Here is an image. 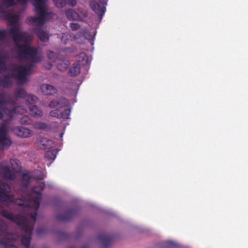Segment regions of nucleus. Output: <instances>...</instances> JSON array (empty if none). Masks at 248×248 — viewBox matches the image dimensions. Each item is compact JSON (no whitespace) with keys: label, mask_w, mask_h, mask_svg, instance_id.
I'll list each match as a JSON object with an SVG mask.
<instances>
[{"label":"nucleus","mask_w":248,"mask_h":248,"mask_svg":"<svg viewBox=\"0 0 248 248\" xmlns=\"http://www.w3.org/2000/svg\"><path fill=\"white\" fill-rule=\"evenodd\" d=\"M11 191L10 186L2 181H0V192L9 193Z\"/></svg>","instance_id":"26"},{"label":"nucleus","mask_w":248,"mask_h":248,"mask_svg":"<svg viewBox=\"0 0 248 248\" xmlns=\"http://www.w3.org/2000/svg\"><path fill=\"white\" fill-rule=\"evenodd\" d=\"M49 69H50L52 66V64L49 63Z\"/></svg>","instance_id":"50"},{"label":"nucleus","mask_w":248,"mask_h":248,"mask_svg":"<svg viewBox=\"0 0 248 248\" xmlns=\"http://www.w3.org/2000/svg\"><path fill=\"white\" fill-rule=\"evenodd\" d=\"M36 34L39 39L44 42H46L49 40V36L47 33L41 29L37 30Z\"/></svg>","instance_id":"20"},{"label":"nucleus","mask_w":248,"mask_h":248,"mask_svg":"<svg viewBox=\"0 0 248 248\" xmlns=\"http://www.w3.org/2000/svg\"><path fill=\"white\" fill-rule=\"evenodd\" d=\"M33 3L35 8V12L37 15V17H29L28 22L31 24L35 23L39 25H43L48 20L49 16L52 15V12L47 11V9L44 6L45 3L47 0H33Z\"/></svg>","instance_id":"4"},{"label":"nucleus","mask_w":248,"mask_h":248,"mask_svg":"<svg viewBox=\"0 0 248 248\" xmlns=\"http://www.w3.org/2000/svg\"><path fill=\"white\" fill-rule=\"evenodd\" d=\"M106 3L104 2H97L94 0L91 1L90 2V7L92 10L96 14L99 16L100 20H101L106 11L105 5Z\"/></svg>","instance_id":"8"},{"label":"nucleus","mask_w":248,"mask_h":248,"mask_svg":"<svg viewBox=\"0 0 248 248\" xmlns=\"http://www.w3.org/2000/svg\"><path fill=\"white\" fill-rule=\"evenodd\" d=\"M16 95L18 98H25L27 96V93L24 89L19 88L16 90Z\"/></svg>","instance_id":"31"},{"label":"nucleus","mask_w":248,"mask_h":248,"mask_svg":"<svg viewBox=\"0 0 248 248\" xmlns=\"http://www.w3.org/2000/svg\"><path fill=\"white\" fill-rule=\"evenodd\" d=\"M81 248H89L88 246L85 245L82 246Z\"/></svg>","instance_id":"49"},{"label":"nucleus","mask_w":248,"mask_h":248,"mask_svg":"<svg viewBox=\"0 0 248 248\" xmlns=\"http://www.w3.org/2000/svg\"><path fill=\"white\" fill-rule=\"evenodd\" d=\"M45 186V183H41L38 186L32 187L31 194L27 195V197L17 199L14 202L16 204L25 207L28 211H33V213L30 214L29 216L33 220V222H35L36 220L37 211L40 206V202Z\"/></svg>","instance_id":"2"},{"label":"nucleus","mask_w":248,"mask_h":248,"mask_svg":"<svg viewBox=\"0 0 248 248\" xmlns=\"http://www.w3.org/2000/svg\"><path fill=\"white\" fill-rule=\"evenodd\" d=\"M20 123L22 124L29 125L31 124L32 120L29 116L24 115L21 118L20 120Z\"/></svg>","instance_id":"28"},{"label":"nucleus","mask_w":248,"mask_h":248,"mask_svg":"<svg viewBox=\"0 0 248 248\" xmlns=\"http://www.w3.org/2000/svg\"><path fill=\"white\" fill-rule=\"evenodd\" d=\"M55 6L58 8H63L66 6L65 0H53Z\"/></svg>","instance_id":"35"},{"label":"nucleus","mask_w":248,"mask_h":248,"mask_svg":"<svg viewBox=\"0 0 248 248\" xmlns=\"http://www.w3.org/2000/svg\"><path fill=\"white\" fill-rule=\"evenodd\" d=\"M79 209L78 207H75L67 210L63 215H57L56 219L60 221H67L71 220L79 212Z\"/></svg>","instance_id":"9"},{"label":"nucleus","mask_w":248,"mask_h":248,"mask_svg":"<svg viewBox=\"0 0 248 248\" xmlns=\"http://www.w3.org/2000/svg\"><path fill=\"white\" fill-rule=\"evenodd\" d=\"M40 90L45 95H54L57 93V89L49 84H42L40 86Z\"/></svg>","instance_id":"14"},{"label":"nucleus","mask_w":248,"mask_h":248,"mask_svg":"<svg viewBox=\"0 0 248 248\" xmlns=\"http://www.w3.org/2000/svg\"><path fill=\"white\" fill-rule=\"evenodd\" d=\"M9 248H18L16 246L14 245H10Z\"/></svg>","instance_id":"48"},{"label":"nucleus","mask_w":248,"mask_h":248,"mask_svg":"<svg viewBox=\"0 0 248 248\" xmlns=\"http://www.w3.org/2000/svg\"><path fill=\"white\" fill-rule=\"evenodd\" d=\"M16 2L22 5H26L28 2V0H15Z\"/></svg>","instance_id":"44"},{"label":"nucleus","mask_w":248,"mask_h":248,"mask_svg":"<svg viewBox=\"0 0 248 248\" xmlns=\"http://www.w3.org/2000/svg\"><path fill=\"white\" fill-rule=\"evenodd\" d=\"M47 56L49 60L55 61L57 57V54L52 51L49 50L47 51Z\"/></svg>","instance_id":"39"},{"label":"nucleus","mask_w":248,"mask_h":248,"mask_svg":"<svg viewBox=\"0 0 248 248\" xmlns=\"http://www.w3.org/2000/svg\"><path fill=\"white\" fill-rule=\"evenodd\" d=\"M29 108L30 113L33 117L38 118L43 116V112L40 108L34 105H31Z\"/></svg>","instance_id":"18"},{"label":"nucleus","mask_w":248,"mask_h":248,"mask_svg":"<svg viewBox=\"0 0 248 248\" xmlns=\"http://www.w3.org/2000/svg\"><path fill=\"white\" fill-rule=\"evenodd\" d=\"M6 36V31L4 30H0V41H4Z\"/></svg>","instance_id":"43"},{"label":"nucleus","mask_w":248,"mask_h":248,"mask_svg":"<svg viewBox=\"0 0 248 248\" xmlns=\"http://www.w3.org/2000/svg\"><path fill=\"white\" fill-rule=\"evenodd\" d=\"M10 33L18 49L19 60H29L32 62H38L41 61L38 56L37 48L31 47L29 44L30 38L26 32L21 31L18 26H15L10 29Z\"/></svg>","instance_id":"1"},{"label":"nucleus","mask_w":248,"mask_h":248,"mask_svg":"<svg viewBox=\"0 0 248 248\" xmlns=\"http://www.w3.org/2000/svg\"><path fill=\"white\" fill-rule=\"evenodd\" d=\"M18 108H19L17 107V108H16V109H18Z\"/></svg>","instance_id":"52"},{"label":"nucleus","mask_w":248,"mask_h":248,"mask_svg":"<svg viewBox=\"0 0 248 248\" xmlns=\"http://www.w3.org/2000/svg\"><path fill=\"white\" fill-rule=\"evenodd\" d=\"M8 126L5 123L0 125V150L8 148L12 144V140L7 137Z\"/></svg>","instance_id":"5"},{"label":"nucleus","mask_w":248,"mask_h":248,"mask_svg":"<svg viewBox=\"0 0 248 248\" xmlns=\"http://www.w3.org/2000/svg\"><path fill=\"white\" fill-rule=\"evenodd\" d=\"M168 246L170 248H173L176 247V245L174 243L171 241H169L167 244Z\"/></svg>","instance_id":"45"},{"label":"nucleus","mask_w":248,"mask_h":248,"mask_svg":"<svg viewBox=\"0 0 248 248\" xmlns=\"http://www.w3.org/2000/svg\"><path fill=\"white\" fill-rule=\"evenodd\" d=\"M20 226L22 227V230L25 232L26 234V236L24 235L21 237V244L24 246L26 248H29L31 239V234L33 226L29 224L28 223V220H27L25 222L24 224H21Z\"/></svg>","instance_id":"6"},{"label":"nucleus","mask_w":248,"mask_h":248,"mask_svg":"<svg viewBox=\"0 0 248 248\" xmlns=\"http://www.w3.org/2000/svg\"><path fill=\"white\" fill-rule=\"evenodd\" d=\"M8 193L0 192V200L2 201H6L9 198Z\"/></svg>","instance_id":"40"},{"label":"nucleus","mask_w":248,"mask_h":248,"mask_svg":"<svg viewBox=\"0 0 248 248\" xmlns=\"http://www.w3.org/2000/svg\"><path fill=\"white\" fill-rule=\"evenodd\" d=\"M0 175L4 179L13 180L15 179L16 175L8 166H0Z\"/></svg>","instance_id":"13"},{"label":"nucleus","mask_w":248,"mask_h":248,"mask_svg":"<svg viewBox=\"0 0 248 248\" xmlns=\"http://www.w3.org/2000/svg\"><path fill=\"white\" fill-rule=\"evenodd\" d=\"M69 104V101L64 97H61L57 100L51 101L48 105V107L51 108L60 109L61 108L66 107Z\"/></svg>","instance_id":"11"},{"label":"nucleus","mask_w":248,"mask_h":248,"mask_svg":"<svg viewBox=\"0 0 248 248\" xmlns=\"http://www.w3.org/2000/svg\"><path fill=\"white\" fill-rule=\"evenodd\" d=\"M2 5L6 8H10L17 5L15 0H2Z\"/></svg>","instance_id":"25"},{"label":"nucleus","mask_w":248,"mask_h":248,"mask_svg":"<svg viewBox=\"0 0 248 248\" xmlns=\"http://www.w3.org/2000/svg\"><path fill=\"white\" fill-rule=\"evenodd\" d=\"M62 135H63V134L61 133V134L60 135V137H62Z\"/></svg>","instance_id":"51"},{"label":"nucleus","mask_w":248,"mask_h":248,"mask_svg":"<svg viewBox=\"0 0 248 248\" xmlns=\"http://www.w3.org/2000/svg\"><path fill=\"white\" fill-rule=\"evenodd\" d=\"M38 98L37 97L32 94H29L28 95H27L26 96V101L30 104V105H31V103H35L37 101Z\"/></svg>","instance_id":"37"},{"label":"nucleus","mask_w":248,"mask_h":248,"mask_svg":"<svg viewBox=\"0 0 248 248\" xmlns=\"http://www.w3.org/2000/svg\"><path fill=\"white\" fill-rule=\"evenodd\" d=\"M6 18L11 25H16L19 20V17L17 15L10 13H8L6 15Z\"/></svg>","instance_id":"21"},{"label":"nucleus","mask_w":248,"mask_h":248,"mask_svg":"<svg viewBox=\"0 0 248 248\" xmlns=\"http://www.w3.org/2000/svg\"><path fill=\"white\" fill-rule=\"evenodd\" d=\"M80 13L84 17H87L88 16V13L86 11H84L83 12H81Z\"/></svg>","instance_id":"46"},{"label":"nucleus","mask_w":248,"mask_h":248,"mask_svg":"<svg viewBox=\"0 0 248 248\" xmlns=\"http://www.w3.org/2000/svg\"><path fill=\"white\" fill-rule=\"evenodd\" d=\"M80 25L77 23H71L70 24V27L72 31H75L78 30L80 28Z\"/></svg>","instance_id":"41"},{"label":"nucleus","mask_w":248,"mask_h":248,"mask_svg":"<svg viewBox=\"0 0 248 248\" xmlns=\"http://www.w3.org/2000/svg\"><path fill=\"white\" fill-rule=\"evenodd\" d=\"M76 63L81 67V66H84L87 64L88 58L85 52H81L76 56Z\"/></svg>","instance_id":"15"},{"label":"nucleus","mask_w":248,"mask_h":248,"mask_svg":"<svg viewBox=\"0 0 248 248\" xmlns=\"http://www.w3.org/2000/svg\"><path fill=\"white\" fill-rule=\"evenodd\" d=\"M59 152L57 149L47 151L45 154V157L48 160H51L52 161L55 160L56 155Z\"/></svg>","instance_id":"22"},{"label":"nucleus","mask_w":248,"mask_h":248,"mask_svg":"<svg viewBox=\"0 0 248 248\" xmlns=\"http://www.w3.org/2000/svg\"><path fill=\"white\" fill-rule=\"evenodd\" d=\"M80 69L81 67L77 63H74L70 67L68 74L70 77H76L79 74Z\"/></svg>","instance_id":"19"},{"label":"nucleus","mask_w":248,"mask_h":248,"mask_svg":"<svg viewBox=\"0 0 248 248\" xmlns=\"http://www.w3.org/2000/svg\"><path fill=\"white\" fill-rule=\"evenodd\" d=\"M30 180L31 176L29 174L26 173L23 175L22 177V182L23 183L25 182V185L26 186H27L29 185Z\"/></svg>","instance_id":"36"},{"label":"nucleus","mask_w":248,"mask_h":248,"mask_svg":"<svg viewBox=\"0 0 248 248\" xmlns=\"http://www.w3.org/2000/svg\"><path fill=\"white\" fill-rule=\"evenodd\" d=\"M42 231H43V229H42L38 228V229H37V231H36L37 233L38 234H39L40 233H41L42 232Z\"/></svg>","instance_id":"47"},{"label":"nucleus","mask_w":248,"mask_h":248,"mask_svg":"<svg viewBox=\"0 0 248 248\" xmlns=\"http://www.w3.org/2000/svg\"><path fill=\"white\" fill-rule=\"evenodd\" d=\"M33 179L36 180H43L44 179L43 172L40 170H37L34 172V175L33 177Z\"/></svg>","instance_id":"32"},{"label":"nucleus","mask_w":248,"mask_h":248,"mask_svg":"<svg viewBox=\"0 0 248 248\" xmlns=\"http://www.w3.org/2000/svg\"><path fill=\"white\" fill-rule=\"evenodd\" d=\"M34 127L35 128L40 130H45L46 129L47 126V124L42 122H36L34 124Z\"/></svg>","instance_id":"34"},{"label":"nucleus","mask_w":248,"mask_h":248,"mask_svg":"<svg viewBox=\"0 0 248 248\" xmlns=\"http://www.w3.org/2000/svg\"><path fill=\"white\" fill-rule=\"evenodd\" d=\"M69 64L68 61H61L60 60L59 62L57 63V68L61 71H63L65 70Z\"/></svg>","instance_id":"24"},{"label":"nucleus","mask_w":248,"mask_h":248,"mask_svg":"<svg viewBox=\"0 0 248 248\" xmlns=\"http://www.w3.org/2000/svg\"><path fill=\"white\" fill-rule=\"evenodd\" d=\"M49 115L51 117L60 118V111L58 109H56L51 110L49 113Z\"/></svg>","instance_id":"38"},{"label":"nucleus","mask_w":248,"mask_h":248,"mask_svg":"<svg viewBox=\"0 0 248 248\" xmlns=\"http://www.w3.org/2000/svg\"><path fill=\"white\" fill-rule=\"evenodd\" d=\"M71 113V109L66 108L63 111H60V118L68 119L69 118Z\"/></svg>","instance_id":"30"},{"label":"nucleus","mask_w":248,"mask_h":248,"mask_svg":"<svg viewBox=\"0 0 248 248\" xmlns=\"http://www.w3.org/2000/svg\"><path fill=\"white\" fill-rule=\"evenodd\" d=\"M65 15L67 18L70 20H78L80 16L74 10L69 9L65 11Z\"/></svg>","instance_id":"17"},{"label":"nucleus","mask_w":248,"mask_h":248,"mask_svg":"<svg viewBox=\"0 0 248 248\" xmlns=\"http://www.w3.org/2000/svg\"><path fill=\"white\" fill-rule=\"evenodd\" d=\"M52 143V140L44 138L40 140V147L44 149H49L50 148Z\"/></svg>","instance_id":"23"},{"label":"nucleus","mask_w":248,"mask_h":248,"mask_svg":"<svg viewBox=\"0 0 248 248\" xmlns=\"http://www.w3.org/2000/svg\"><path fill=\"white\" fill-rule=\"evenodd\" d=\"M7 70V66L6 61L3 59L0 52V71H6Z\"/></svg>","instance_id":"33"},{"label":"nucleus","mask_w":248,"mask_h":248,"mask_svg":"<svg viewBox=\"0 0 248 248\" xmlns=\"http://www.w3.org/2000/svg\"><path fill=\"white\" fill-rule=\"evenodd\" d=\"M0 215L5 218L16 223L19 226L21 224H24L25 222L28 220L26 217L21 215L14 216L12 213L9 212L7 210L2 208L0 206Z\"/></svg>","instance_id":"7"},{"label":"nucleus","mask_w":248,"mask_h":248,"mask_svg":"<svg viewBox=\"0 0 248 248\" xmlns=\"http://www.w3.org/2000/svg\"><path fill=\"white\" fill-rule=\"evenodd\" d=\"M12 130L16 135L23 138L30 137L33 134L32 130L23 126H15Z\"/></svg>","instance_id":"10"},{"label":"nucleus","mask_w":248,"mask_h":248,"mask_svg":"<svg viewBox=\"0 0 248 248\" xmlns=\"http://www.w3.org/2000/svg\"><path fill=\"white\" fill-rule=\"evenodd\" d=\"M33 65L29 64L27 67L13 64L12 71L13 73L3 75V78L0 79V86L3 88H9L12 85L11 78L16 79L18 82L24 83L26 81V76L30 74L33 70Z\"/></svg>","instance_id":"3"},{"label":"nucleus","mask_w":248,"mask_h":248,"mask_svg":"<svg viewBox=\"0 0 248 248\" xmlns=\"http://www.w3.org/2000/svg\"><path fill=\"white\" fill-rule=\"evenodd\" d=\"M66 5L68 4L71 7H75L77 4V1L76 0H65Z\"/></svg>","instance_id":"42"},{"label":"nucleus","mask_w":248,"mask_h":248,"mask_svg":"<svg viewBox=\"0 0 248 248\" xmlns=\"http://www.w3.org/2000/svg\"><path fill=\"white\" fill-rule=\"evenodd\" d=\"M97 238L102 244L103 248H109L112 244L113 236L110 235L100 233L98 235Z\"/></svg>","instance_id":"12"},{"label":"nucleus","mask_w":248,"mask_h":248,"mask_svg":"<svg viewBox=\"0 0 248 248\" xmlns=\"http://www.w3.org/2000/svg\"><path fill=\"white\" fill-rule=\"evenodd\" d=\"M4 234L6 236L11 235V233L7 232V226L4 223H0V235Z\"/></svg>","instance_id":"29"},{"label":"nucleus","mask_w":248,"mask_h":248,"mask_svg":"<svg viewBox=\"0 0 248 248\" xmlns=\"http://www.w3.org/2000/svg\"><path fill=\"white\" fill-rule=\"evenodd\" d=\"M15 240L14 239L5 237L3 239H0V245L5 247H9L12 241Z\"/></svg>","instance_id":"27"},{"label":"nucleus","mask_w":248,"mask_h":248,"mask_svg":"<svg viewBox=\"0 0 248 248\" xmlns=\"http://www.w3.org/2000/svg\"><path fill=\"white\" fill-rule=\"evenodd\" d=\"M7 94L5 93H2L0 94V119L3 117V112L6 109V108L3 106L7 103L6 100Z\"/></svg>","instance_id":"16"}]
</instances>
